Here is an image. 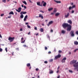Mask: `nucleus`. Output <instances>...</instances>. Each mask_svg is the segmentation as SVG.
Instances as JSON below:
<instances>
[{
	"label": "nucleus",
	"instance_id": "obj_1",
	"mask_svg": "<svg viewBox=\"0 0 78 78\" xmlns=\"http://www.w3.org/2000/svg\"><path fill=\"white\" fill-rule=\"evenodd\" d=\"M62 27L64 28H67V30L68 31H70L72 30V26L70 24H69L67 23H64L62 25Z\"/></svg>",
	"mask_w": 78,
	"mask_h": 78
},
{
	"label": "nucleus",
	"instance_id": "obj_2",
	"mask_svg": "<svg viewBox=\"0 0 78 78\" xmlns=\"http://www.w3.org/2000/svg\"><path fill=\"white\" fill-rule=\"evenodd\" d=\"M76 60H74L71 61L70 62V64H73V66L75 67V69H76L78 68V62H76Z\"/></svg>",
	"mask_w": 78,
	"mask_h": 78
},
{
	"label": "nucleus",
	"instance_id": "obj_3",
	"mask_svg": "<svg viewBox=\"0 0 78 78\" xmlns=\"http://www.w3.org/2000/svg\"><path fill=\"white\" fill-rule=\"evenodd\" d=\"M8 40L11 42H13V41L14 40V37H10L8 38Z\"/></svg>",
	"mask_w": 78,
	"mask_h": 78
},
{
	"label": "nucleus",
	"instance_id": "obj_4",
	"mask_svg": "<svg viewBox=\"0 0 78 78\" xmlns=\"http://www.w3.org/2000/svg\"><path fill=\"white\" fill-rule=\"evenodd\" d=\"M61 57V55L60 54H58L57 55L55 56V59H57L58 58H60Z\"/></svg>",
	"mask_w": 78,
	"mask_h": 78
},
{
	"label": "nucleus",
	"instance_id": "obj_5",
	"mask_svg": "<svg viewBox=\"0 0 78 78\" xmlns=\"http://www.w3.org/2000/svg\"><path fill=\"white\" fill-rule=\"evenodd\" d=\"M21 10H22V8L21 7L19 8L18 10L17 9H16V11L17 12H20V11H21Z\"/></svg>",
	"mask_w": 78,
	"mask_h": 78
},
{
	"label": "nucleus",
	"instance_id": "obj_6",
	"mask_svg": "<svg viewBox=\"0 0 78 78\" xmlns=\"http://www.w3.org/2000/svg\"><path fill=\"white\" fill-rule=\"evenodd\" d=\"M70 34H71V36H75V34L74 33V32L73 30H72L71 31Z\"/></svg>",
	"mask_w": 78,
	"mask_h": 78
},
{
	"label": "nucleus",
	"instance_id": "obj_7",
	"mask_svg": "<svg viewBox=\"0 0 78 78\" xmlns=\"http://www.w3.org/2000/svg\"><path fill=\"white\" fill-rule=\"evenodd\" d=\"M66 59L67 58H66V57L64 58L62 60V63H64V62L65 63V61H66Z\"/></svg>",
	"mask_w": 78,
	"mask_h": 78
},
{
	"label": "nucleus",
	"instance_id": "obj_8",
	"mask_svg": "<svg viewBox=\"0 0 78 78\" xmlns=\"http://www.w3.org/2000/svg\"><path fill=\"white\" fill-rule=\"evenodd\" d=\"M44 3V4L43 5V6H44V7L46 6V5H47V3H46V2H44V1H42V3Z\"/></svg>",
	"mask_w": 78,
	"mask_h": 78
},
{
	"label": "nucleus",
	"instance_id": "obj_9",
	"mask_svg": "<svg viewBox=\"0 0 78 78\" xmlns=\"http://www.w3.org/2000/svg\"><path fill=\"white\" fill-rule=\"evenodd\" d=\"M21 43H23V44L25 42V40H24L23 41V37H22L21 40Z\"/></svg>",
	"mask_w": 78,
	"mask_h": 78
},
{
	"label": "nucleus",
	"instance_id": "obj_10",
	"mask_svg": "<svg viewBox=\"0 0 78 78\" xmlns=\"http://www.w3.org/2000/svg\"><path fill=\"white\" fill-rule=\"evenodd\" d=\"M37 4L38 6H42V4L41 5V2H37Z\"/></svg>",
	"mask_w": 78,
	"mask_h": 78
},
{
	"label": "nucleus",
	"instance_id": "obj_11",
	"mask_svg": "<svg viewBox=\"0 0 78 78\" xmlns=\"http://www.w3.org/2000/svg\"><path fill=\"white\" fill-rule=\"evenodd\" d=\"M69 12H68L67 14V15H65V17L66 18H68V17H69Z\"/></svg>",
	"mask_w": 78,
	"mask_h": 78
},
{
	"label": "nucleus",
	"instance_id": "obj_12",
	"mask_svg": "<svg viewBox=\"0 0 78 78\" xmlns=\"http://www.w3.org/2000/svg\"><path fill=\"white\" fill-rule=\"evenodd\" d=\"M27 14V12H20V14L22 15V14Z\"/></svg>",
	"mask_w": 78,
	"mask_h": 78
},
{
	"label": "nucleus",
	"instance_id": "obj_13",
	"mask_svg": "<svg viewBox=\"0 0 78 78\" xmlns=\"http://www.w3.org/2000/svg\"><path fill=\"white\" fill-rule=\"evenodd\" d=\"M39 16H38V17H41L42 19H44V17L42 16V15L41 14H39Z\"/></svg>",
	"mask_w": 78,
	"mask_h": 78
},
{
	"label": "nucleus",
	"instance_id": "obj_14",
	"mask_svg": "<svg viewBox=\"0 0 78 78\" xmlns=\"http://www.w3.org/2000/svg\"><path fill=\"white\" fill-rule=\"evenodd\" d=\"M54 72V71H53L52 70H50L49 74H52V73H53Z\"/></svg>",
	"mask_w": 78,
	"mask_h": 78
},
{
	"label": "nucleus",
	"instance_id": "obj_15",
	"mask_svg": "<svg viewBox=\"0 0 78 78\" xmlns=\"http://www.w3.org/2000/svg\"><path fill=\"white\" fill-rule=\"evenodd\" d=\"M68 23H70V24H72V21L70 20H69L68 21Z\"/></svg>",
	"mask_w": 78,
	"mask_h": 78
},
{
	"label": "nucleus",
	"instance_id": "obj_16",
	"mask_svg": "<svg viewBox=\"0 0 78 78\" xmlns=\"http://www.w3.org/2000/svg\"><path fill=\"white\" fill-rule=\"evenodd\" d=\"M9 15H11V14H12V15H14V12H13L11 11L9 13Z\"/></svg>",
	"mask_w": 78,
	"mask_h": 78
},
{
	"label": "nucleus",
	"instance_id": "obj_17",
	"mask_svg": "<svg viewBox=\"0 0 78 78\" xmlns=\"http://www.w3.org/2000/svg\"><path fill=\"white\" fill-rule=\"evenodd\" d=\"M55 2H56L57 3H61V1H56L55 0H54Z\"/></svg>",
	"mask_w": 78,
	"mask_h": 78
},
{
	"label": "nucleus",
	"instance_id": "obj_18",
	"mask_svg": "<svg viewBox=\"0 0 78 78\" xmlns=\"http://www.w3.org/2000/svg\"><path fill=\"white\" fill-rule=\"evenodd\" d=\"M57 11V9H56V8H54V10L53 11V12L55 13V12H56Z\"/></svg>",
	"mask_w": 78,
	"mask_h": 78
},
{
	"label": "nucleus",
	"instance_id": "obj_19",
	"mask_svg": "<svg viewBox=\"0 0 78 78\" xmlns=\"http://www.w3.org/2000/svg\"><path fill=\"white\" fill-rule=\"evenodd\" d=\"M53 21H51L49 22V25H51L52 23H53Z\"/></svg>",
	"mask_w": 78,
	"mask_h": 78
},
{
	"label": "nucleus",
	"instance_id": "obj_20",
	"mask_svg": "<svg viewBox=\"0 0 78 78\" xmlns=\"http://www.w3.org/2000/svg\"><path fill=\"white\" fill-rule=\"evenodd\" d=\"M74 44L75 45H78V42L76 41H74Z\"/></svg>",
	"mask_w": 78,
	"mask_h": 78
},
{
	"label": "nucleus",
	"instance_id": "obj_21",
	"mask_svg": "<svg viewBox=\"0 0 78 78\" xmlns=\"http://www.w3.org/2000/svg\"><path fill=\"white\" fill-rule=\"evenodd\" d=\"M40 31L41 32H43L44 31V29L42 28H41L40 29Z\"/></svg>",
	"mask_w": 78,
	"mask_h": 78
},
{
	"label": "nucleus",
	"instance_id": "obj_22",
	"mask_svg": "<svg viewBox=\"0 0 78 78\" xmlns=\"http://www.w3.org/2000/svg\"><path fill=\"white\" fill-rule=\"evenodd\" d=\"M66 31L65 30H63L62 31V34H65L66 33Z\"/></svg>",
	"mask_w": 78,
	"mask_h": 78
},
{
	"label": "nucleus",
	"instance_id": "obj_23",
	"mask_svg": "<svg viewBox=\"0 0 78 78\" xmlns=\"http://www.w3.org/2000/svg\"><path fill=\"white\" fill-rule=\"evenodd\" d=\"M27 67H30V66H31V65L30 64V63H27Z\"/></svg>",
	"mask_w": 78,
	"mask_h": 78
},
{
	"label": "nucleus",
	"instance_id": "obj_24",
	"mask_svg": "<svg viewBox=\"0 0 78 78\" xmlns=\"http://www.w3.org/2000/svg\"><path fill=\"white\" fill-rule=\"evenodd\" d=\"M60 13H57L55 15V16H59V15Z\"/></svg>",
	"mask_w": 78,
	"mask_h": 78
},
{
	"label": "nucleus",
	"instance_id": "obj_25",
	"mask_svg": "<svg viewBox=\"0 0 78 78\" xmlns=\"http://www.w3.org/2000/svg\"><path fill=\"white\" fill-rule=\"evenodd\" d=\"M33 49L31 48L30 49V51L31 52V53H33Z\"/></svg>",
	"mask_w": 78,
	"mask_h": 78
},
{
	"label": "nucleus",
	"instance_id": "obj_26",
	"mask_svg": "<svg viewBox=\"0 0 78 78\" xmlns=\"http://www.w3.org/2000/svg\"><path fill=\"white\" fill-rule=\"evenodd\" d=\"M53 8H49V11H51L52 10H53Z\"/></svg>",
	"mask_w": 78,
	"mask_h": 78
},
{
	"label": "nucleus",
	"instance_id": "obj_27",
	"mask_svg": "<svg viewBox=\"0 0 78 78\" xmlns=\"http://www.w3.org/2000/svg\"><path fill=\"white\" fill-rule=\"evenodd\" d=\"M20 17L21 19H23V15H20Z\"/></svg>",
	"mask_w": 78,
	"mask_h": 78
},
{
	"label": "nucleus",
	"instance_id": "obj_28",
	"mask_svg": "<svg viewBox=\"0 0 78 78\" xmlns=\"http://www.w3.org/2000/svg\"><path fill=\"white\" fill-rule=\"evenodd\" d=\"M23 3H24V4H25V5L27 4V2H26L25 1H23Z\"/></svg>",
	"mask_w": 78,
	"mask_h": 78
},
{
	"label": "nucleus",
	"instance_id": "obj_29",
	"mask_svg": "<svg viewBox=\"0 0 78 78\" xmlns=\"http://www.w3.org/2000/svg\"><path fill=\"white\" fill-rule=\"evenodd\" d=\"M69 72L70 73H73V71L72 70H69Z\"/></svg>",
	"mask_w": 78,
	"mask_h": 78
},
{
	"label": "nucleus",
	"instance_id": "obj_30",
	"mask_svg": "<svg viewBox=\"0 0 78 78\" xmlns=\"http://www.w3.org/2000/svg\"><path fill=\"white\" fill-rule=\"evenodd\" d=\"M5 50L6 51V52H8V48H5Z\"/></svg>",
	"mask_w": 78,
	"mask_h": 78
},
{
	"label": "nucleus",
	"instance_id": "obj_31",
	"mask_svg": "<svg viewBox=\"0 0 78 78\" xmlns=\"http://www.w3.org/2000/svg\"><path fill=\"white\" fill-rule=\"evenodd\" d=\"M53 59H51L49 60L50 62H53Z\"/></svg>",
	"mask_w": 78,
	"mask_h": 78
},
{
	"label": "nucleus",
	"instance_id": "obj_32",
	"mask_svg": "<svg viewBox=\"0 0 78 78\" xmlns=\"http://www.w3.org/2000/svg\"><path fill=\"white\" fill-rule=\"evenodd\" d=\"M23 47H28V46H27V45L25 44L23 45Z\"/></svg>",
	"mask_w": 78,
	"mask_h": 78
},
{
	"label": "nucleus",
	"instance_id": "obj_33",
	"mask_svg": "<svg viewBox=\"0 0 78 78\" xmlns=\"http://www.w3.org/2000/svg\"><path fill=\"white\" fill-rule=\"evenodd\" d=\"M72 7H71V6H70L69 8V10H70V9H72Z\"/></svg>",
	"mask_w": 78,
	"mask_h": 78
},
{
	"label": "nucleus",
	"instance_id": "obj_34",
	"mask_svg": "<svg viewBox=\"0 0 78 78\" xmlns=\"http://www.w3.org/2000/svg\"><path fill=\"white\" fill-rule=\"evenodd\" d=\"M76 6H75V5H73V6L72 7V8H76Z\"/></svg>",
	"mask_w": 78,
	"mask_h": 78
},
{
	"label": "nucleus",
	"instance_id": "obj_35",
	"mask_svg": "<svg viewBox=\"0 0 78 78\" xmlns=\"http://www.w3.org/2000/svg\"><path fill=\"white\" fill-rule=\"evenodd\" d=\"M74 12H75V11H74V10H72L71 12L72 14H73V13H74Z\"/></svg>",
	"mask_w": 78,
	"mask_h": 78
},
{
	"label": "nucleus",
	"instance_id": "obj_36",
	"mask_svg": "<svg viewBox=\"0 0 78 78\" xmlns=\"http://www.w3.org/2000/svg\"><path fill=\"white\" fill-rule=\"evenodd\" d=\"M2 51H3V49H2V48H0V51L1 52H2Z\"/></svg>",
	"mask_w": 78,
	"mask_h": 78
},
{
	"label": "nucleus",
	"instance_id": "obj_37",
	"mask_svg": "<svg viewBox=\"0 0 78 78\" xmlns=\"http://www.w3.org/2000/svg\"><path fill=\"white\" fill-rule=\"evenodd\" d=\"M11 16H12V15H10L9 16H8V18L9 19V18H11Z\"/></svg>",
	"mask_w": 78,
	"mask_h": 78
},
{
	"label": "nucleus",
	"instance_id": "obj_38",
	"mask_svg": "<svg viewBox=\"0 0 78 78\" xmlns=\"http://www.w3.org/2000/svg\"><path fill=\"white\" fill-rule=\"evenodd\" d=\"M58 53H62V51L61 50H59L58 51Z\"/></svg>",
	"mask_w": 78,
	"mask_h": 78
},
{
	"label": "nucleus",
	"instance_id": "obj_39",
	"mask_svg": "<svg viewBox=\"0 0 78 78\" xmlns=\"http://www.w3.org/2000/svg\"><path fill=\"white\" fill-rule=\"evenodd\" d=\"M76 51H77V49H75L74 50L73 52H76Z\"/></svg>",
	"mask_w": 78,
	"mask_h": 78
},
{
	"label": "nucleus",
	"instance_id": "obj_40",
	"mask_svg": "<svg viewBox=\"0 0 78 78\" xmlns=\"http://www.w3.org/2000/svg\"><path fill=\"white\" fill-rule=\"evenodd\" d=\"M48 63V62L47 61H45L44 62V63H45V64H47Z\"/></svg>",
	"mask_w": 78,
	"mask_h": 78
},
{
	"label": "nucleus",
	"instance_id": "obj_41",
	"mask_svg": "<svg viewBox=\"0 0 78 78\" xmlns=\"http://www.w3.org/2000/svg\"><path fill=\"white\" fill-rule=\"evenodd\" d=\"M27 27H28V28H30V26L28 25L27 26Z\"/></svg>",
	"mask_w": 78,
	"mask_h": 78
},
{
	"label": "nucleus",
	"instance_id": "obj_42",
	"mask_svg": "<svg viewBox=\"0 0 78 78\" xmlns=\"http://www.w3.org/2000/svg\"><path fill=\"white\" fill-rule=\"evenodd\" d=\"M3 2L4 3H6V0H2Z\"/></svg>",
	"mask_w": 78,
	"mask_h": 78
},
{
	"label": "nucleus",
	"instance_id": "obj_43",
	"mask_svg": "<svg viewBox=\"0 0 78 78\" xmlns=\"http://www.w3.org/2000/svg\"><path fill=\"white\" fill-rule=\"evenodd\" d=\"M20 31H23V29L22 28H21L20 29Z\"/></svg>",
	"mask_w": 78,
	"mask_h": 78
},
{
	"label": "nucleus",
	"instance_id": "obj_44",
	"mask_svg": "<svg viewBox=\"0 0 78 78\" xmlns=\"http://www.w3.org/2000/svg\"><path fill=\"white\" fill-rule=\"evenodd\" d=\"M40 12H42V13H44V12L42 10H40Z\"/></svg>",
	"mask_w": 78,
	"mask_h": 78
},
{
	"label": "nucleus",
	"instance_id": "obj_45",
	"mask_svg": "<svg viewBox=\"0 0 78 78\" xmlns=\"http://www.w3.org/2000/svg\"><path fill=\"white\" fill-rule=\"evenodd\" d=\"M4 16V14H2L1 15V17H2V16Z\"/></svg>",
	"mask_w": 78,
	"mask_h": 78
},
{
	"label": "nucleus",
	"instance_id": "obj_46",
	"mask_svg": "<svg viewBox=\"0 0 78 78\" xmlns=\"http://www.w3.org/2000/svg\"><path fill=\"white\" fill-rule=\"evenodd\" d=\"M24 18H26L27 19V18H28V16L27 15H26L25 17H24Z\"/></svg>",
	"mask_w": 78,
	"mask_h": 78
},
{
	"label": "nucleus",
	"instance_id": "obj_47",
	"mask_svg": "<svg viewBox=\"0 0 78 78\" xmlns=\"http://www.w3.org/2000/svg\"><path fill=\"white\" fill-rule=\"evenodd\" d=\"M34 30H37V27H35L34 28Z\"/></svg>",
	"mask_w": 78,
	"mask_h": 78
},
{
	"label": "nucleus",
	"instance_id": "obj_48",
	"mask_svg": "<svg viewBox=\"0 0 78 78\" xmlns=\"http://www.w3.org/2000/svg\"><path fill=\"white\" fill-rule=\"evenodd\" d=\"M53 30L52 29H51V30H50V32H51V33H53Z\"/></svg>",
	"mask_w": 78,
	"mask_h": 78
},
{
	"label": "nucleus",
	"instance_id": "obj_49",
	"mask_svg": "<svg viewBox=\"0 0 78 78\" xmlns=\"http://www.w3.org/2000/svg\"><path fill=\"white\" fill-rule=\"evenodd\" d=\"M24 21H26L27 20V18H24Z\"/></svg>",
	"mask_w": 78,
	"mask_h": 78
},
{
	"label": "nucleus",
	"instance_id": "obj_50",
	"mask_svg": "<svg viewBox=\"0 0 78 78\" xmlns=\"http://www.w3.org/2000/svg\"><path fill=\"white\" fill-rule=\"evenodd\" d=\"M0 33H1V32H0V37H1V38H2V35H1Z\"/></svg>",
	"mask_w": 78,
	"mask_h": 78
},
{
	"label": "nucleus",
	"instance_id": "obj_51",
	"mask_svg": "<svg viewBox=\"0 0 78 78\" xmlns=\"http://www.w3.org/2000/svg\"><path fill=\"white\" fill-rule=\"evenodd\" d=\"M76 33L77 34H78V31H76Z\"/></svg>",
	"mask_w": 78,
	"mask_h": 78
},
{
	"label": "nucleus",
	"instance_id": "obj_52",
	"mask_svg": "<svg viewBox=\"0 0 78 78\" xmlns=\"http://www.w3.org/2000/svg\"><path fill=\"white\" fill-rule=\"evenodd\" d=\"M36 71H38V70H39V69H38V68H36Z\"/></svg>",
	"mask_w": 78,
	"mask_h": 78
},
{
	"label": "nucleus",
	"instance_id": "obj_53",
	"mask_svg": "<svg viewBox=\"0 0 78 78\" xmlns=\"http://www.w3.org/2000/svg\"><path fill=\"white\" fill-rule=\"evenodd\" d=\"M30 31L29 32H28V33H27V34H28V35H29L30 34Z\"/></svg>",
	"mask_w": 78,
	"mask_h": 78
},
{
	"label": "nucleus",
	"instance_id": "obj_54",
	"mask_svg": "<svg viewBox=\"0 0 78 78\" xmlns=\"http://www.w3.org/2000/svg\"><path fill=\"white\" fill-rule=\"evenodd\" d=\"M47 47H45V50H47Z\"/></svg>",
	"mask_w": 78,
	"mask_h": 78
},
{
	"label": "nucleus",
	"instance_id": "obj_55",
	"mask_svg": "<svg viewBox=\"0 0 78 78\" xmlns=\"http://www.w3.org/2000/svg\"><path fill=\"white\" fill-rule=\"evenodd\" d=\"M24 9H26V8H27V7L25 6H24Z\"/></svg>",
	"mask_w": 78,
	"mask_h": 78
},
{
	"label": "nucleus",
	"instance_id": "obj_56",
	"mask_svg": "<svg viewBox=\"0 0 78 78\" xmlns=\"http://www.w3.org/2000/svg\"><path fill=\"white\" fill-rule=\"evenodd\" d=\"M54 13V12L53 13H51V15H54V13Z\"/></svg>",
	"mask_w": 78,
	"mask_h": 78
},
{
	"label": "nucleus",
	"instance_id": "obj_57",
	"mask_svg": "<svg viewBox=\"0 0 78 78\" xmlns=\"http://www.w3.org/2000/svg\"><path fill=\"white\" fill-rule=\"evenodd\" d=\"M47 36L48 37V38H49V36H48V35H47Z\"/></svg>",
	"mask_w": 78,
	"mask_h": 78
},
{
	"label": "nucleus",
	"instance_id": "obj_58",
	"mask_svg": "<svg viewBox=\"0 0 78 78\" xmlns=\"http://www.w3.org/2000/svg\"><path fill=\"white\" fill-rule=\"evenodd\" d=\"M29 68L30 69H31V66H30L29 67Z\"/></svg>",
	"mask_w": 78,
	"mask_h": 78
},
{
	"label": "nucleus",
	"instance_id": "obj_59",
	"mask_svg": "<svg viewBox=\"0 0 78 78\" xmlns=\"http://www.w3.org/2000/svg\"><path fill=\"white\" fill-rule=\"evenodd\" d=\"M39 35V33H37L36 34V36H37V35Z\"/></svg>",
	"mask_w": 78,
	"mask_h": 78
},
{
	"label": "nucleus",
	"instance_id": "obj_60",
	"mask_svg": "<svg viewBox=\"0 0 78 78\" xmlns=\"http://www.w3.org/2000/svg\"><path fill=\"white\" fill-rule=\"evenodd\" d=\"M12 56H13V55H14V52H12Z\"/></svg>",
	"mask_w": 78,
	"mask_h": 78
},
{
	"label": "nucleus",
	"instance_id": "obj_61",
	"mask_svg": "<svg viewBox=\"0 0 78 78\" xmlns=\"http://www.w3.org/2000/svg\"><path fill=\"white\" fill-rule=\"evenodd\" d=\"M59 68H60V66H58L57 68V70H58L59 69Z\"/></svg>",
	"mask_w": 78,
	"mask_h": 78
},
{
	"label": "nucleus",
	"instance_id": "obj_62",
	"mask_svg": "<svg viewBox=\"0 0 78 78\" xmlns=\"http://www.w3.org/2000/svg\"><path fill=\"white\" fill-rule=\"evenodd\" d=\"M29 2H30V3H31V0H28Z\"/></svg>",
	"mask_w": 78,
	"mask_h": 78
},
{
	"label": "nucleus",
	"instance_id": "obj_63",
	"mask_svg": "<svg viewBox=\"0 0 78 78\" xmlns=\"http://www.w3.org/2000/svg\"><path fill=\"white\" fill-rule=\"evenodd\" d=\"M58 72H59V70H58L57 71V73H58Z\"/></svg>",
	"mask_w": 78,
	"mask_h": 78
},
{
	"label": "nucleus",
	"instance_id": "obj_64",
	"mask_svg": "<svg viewBox=\"0 0 78 78\" xmlns=\"http://www.w3.org/2000/svg\"><path fill=\"white\" fill-rule=\"evenodd\" d=\"M60 78V76H58L57 77V78Z\"/></svg>",
	"mask_w": 78,
	"mask_h": 78
}]
</instances>
